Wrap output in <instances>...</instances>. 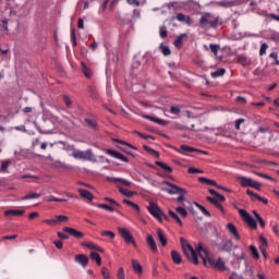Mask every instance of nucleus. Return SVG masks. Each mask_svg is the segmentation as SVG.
Here are the masks:
<instances>
[{"mask_svg":"<svg viewBox=\"0 0 279 279\" xmlns=\"http://www.w3.org/2000/svg\"><path fill=\"white\" fill-rule=\"evenodd\" d=\"M196 252L198 253L199 258H202L205 267H208V265L210 267H214L215 269H218L219 271H226V269H228L226 267V263L223 262V259H221V257L218 258L217 262H215V259L213 257H210V253L208 252V250H206L202 243H198V245L196 246Z\"/></svg>","mask_w":279,"mask_h":279,"instance_id":"1","label":"nucleus"},{"mask_svg":"<svg viewBox=\"0 0 279 279\" xmlns=\"http://www.w3.org/2000/svg\"><path fill=\"white\" fill-rule=\"evenodd\" d=\"M219 25V17L213 15V13H203L198 20V26L201 29H217Z\"/></svg>","mask_w":279,"mask_h":279,"instance_id":"2","label":"nucleus"},{"mask_svg":"<svg viewBox=\"0 0 279 279\" xmlns=\"http://www.w3.org/2000/svg\"><path fill=\"white\" fill-rule=\"evenodd\" d=\"M162 184H165L166 187L163 189V191H166V193H169V195H179V197H177V202H179V204H182V202H186V197H184L186 195V190L182 189L175 184H172L169 181H163Z\"/></svg>","mask_w":279,"mask_h":279,"instance_id":"3","label":"nucleus"},{"mask_svg":"<svg viewBox=\"0 0 279 279\" xmlns=\"http://www.w3.org/2000/svg\"><path fill=\"white\" fill-rule=\"evenodd\" d=\"M72 156L76 160H89V162H97V159L95 158V155H93V150L90 149H87L86 151H82L74 148L72 150Z\"/></svg>","mask_w":279,"mask_h":279,"instance_id":"4","label":"nucleus"},{"mask_svg":"<svg viewBox=\"0 0 279 279\" xmlns=\"http://www.w3.org/2000/svg\"><path fill=\"white\" fill-rule=\"evenodd\" d=\"M148 213L155 217V219H158L160 222H162V209L158 206V204L154 202H149V205L147 206Z\"/></svg>","mask_w":279,"mask_h":279,"instance_id":"5","label":"nucleus"},{"mask_svg":"<svg viewBox=\"0 0 279 279\" xmlns=\"http://www.w3.org/2000/svg\"><path fill=\"white\" fill-rule=\"evenodd\" d=\"M118 232L120 234V236L123 238V241L128 244L132 243L133 247H138L136 245V241H134V236L132 235V233L130 232V230L125 229V228H118Z\"/></svg>","mask_w":279,"mask_h":279,"instance_id":"6","label":"nucleus"},{"mask_svg":"<svg viewBox=\"0 0 279 279\" xmlns=\"http://www.w3.org/2000/svg\"><path fill=\"white\" fill-rule=\"evenodd\" d=\"M183 253L190 260V263H193L194 265H199V259H197V253L195 252V250H193V246L185 248Z\"/></svg>","mask_w":279,"mask_h":279,"instance_id":"7","label":"nucleus"},{"mask_svg":"<svg viewBox=\"0 0 279 279\" xmlns=\"http://www.w3.org/2000/svg\"><path fill=\"white\" fill-rule=\"evenodd\" d=\"M63 232L65 234H70V236H74L75 239H83L84 238V233H82V231H77L74 228L71 227H65L63 228Z\"/></svg>","mask_w":279,"mask_h":279,"instance_id":"8","label":"nucleus"},{"mask_svg":"<svg viewBox=\"0 0 279 279\" xmlns=\"http://www.w3.org/2000/svg\"><path fill=\"white\" fill-rule=\"evenodd\" d=\"M245 223H247L251 230H256L258 228V222L247 211H245Z\"/></svg>","mask_w":279,"mask_h":279,"instance_id":"9","label":"nucleus"},{"mask_svg":"<svg viewBox=\"0 0 279 279\" xmlns=\"http://www.w3.org/2000/svg\"><path fill=\"white\" fill-rule=\"evenodd\" d=\"M106 151L112 158H117L118 160H122V162H129L128 157H125L123 154H121V153H119L117 150L107 149Z\"/></svg>","mask_w":279,"mask_h":279,"instance_id":"10","label":"nucleus"},{"mask_svg":"<svg viewBox=\"0 0 279 279\" xmlns=\"http://www.w3.org/2000/svg\"><path fill=\"white\" fill-rule=\"evenodd\" d=\"M180 149L181 150H179V154H191L193 151H197L198 154H208V153H206V150H198V149H195V148L190 147L187 145H181Z\"/></svg>","mask_w":279,"mask_h":279,"instance_id":"11","label":"nucleus"},{"mask_svg":"<svg viewBox=\"0 0 279 279\" xmlns=\"http://www.w3.org/2000/svg\"><path fill=\"white\" fill-rule=\"evenodd\" d=\"M25 215V210L23 209H10L4 211L5 217H23Z\"/></svg>","mask_w":279,"mask_h":279,"instance_id":"12","label":"nucleus"},{"mask_svg":"<svg viewBox=\"0 0 279 279\" xmlns=\"http://www.w3.org/2000/svg\"><path fill=\"white\" fill-rule=\"evenodd\" d=\"M146 243L151 252L156 254L158 252V245L156 244V240H154V236L147 235Z\"/></svg>","mask_w":279,"mask_h":279,"instance_id":"13","label":"nucleus"},{"mask_svg":"<svg viewBox=\"0 0 279 279\" xmlns=\"http://www.w3.org/2000/svg\"><path fill=\"white\" fill-rule=\"evenodd\" d=\"M220 252H232V242L230 240H226L222 244L218 246Z\"/></svg>","mask_w":279,"mask_h":279,"instance_id":"14","label":"nucleus"},{"mask_svg":"<svg viewBox=\"0 0 279 279\" xmlns=\"http://www.w3.org/2000/svg\"><path fill=\"white\" fill-rule=\"evenodd\" d=\"M245 186H251L252 189H256V191H260L263 184L258 183L253 179H245Z\"/></svg>","mask_w":279,"mask_h":279,"instance_id":"15","label":"nucleus"},{"mask_svg":"<svg viewBox=\"0 0 279 279\" xmlns=\"http://www.w3.org/2000/svg\"><path fill=\"white\" fill-rule=\"evenodd\" d=\"M189 35H186V33H183L181 35H179L177 37V39L173 41L174 47H177V49H182V45L184 43V38H186Z\"/></svg>","mask_w":279,"mask_h":279,"instance_id":"16","label":"nucleus"},{"mask_svg":"<svg viewBox=\"0 0 279 279\" xmlns=\"http://www.w3.org/2000/svg\"><path fill=\"white\" fill-rule=\"evenodd\" d=\"M75 260H76V263H80V265H82V267H86L88 265V256H86L84 254L76 255Z\"/></svg>","mask_w":279,"mask_h":279,"instance_id":"17","label":"nucleus"},{"mask_svg":"<svg viewBox=\"0 0 279 279\" xmlns=\"http://www.w3.org/2000/svg\"><path fill=\"white\" fill-rule=\"evenodd\" d=\"M227 229L231 234H233L234 239L239 241L241 239V235H239V231L236 230V227L233 223H228Z\"/></svg>","mask_w":279,"mask_h":279,"instance_id":"18","label":"nucleus"},{"mask_svg":"<svg viewBox=\"0 0 279 279\" xmlns=\"http://www.w3.org/2000/svg\"><path fill=\"white\" fill-rule=\"evenodd\" d=\"M171 258L175 265L182 264V255L178 251H171Z\"/></svg>","mask_w":279,"mask_h":279,"instance_id":"19","label":"nucleus"},{"mask_svg":"<svg viewBox=\"0 0 279 279\" xmlns=\"http://www.w3.org/2000/svg\"><path fill=\"white\" fill-rule=\"evenodd\" d=\"M143 119H147L148 121H153L154 123H158V125H167V121L160 118H154L151 116H143Z\"/></svg>","mask_w":279,"mask_h":279,"instance_id":"20","label":"nucleus"},{"mask_svg":"<svg viewBox=\"0 0 279 279\" xmlns=\"http://www.w3.org/2000/svg\"><path fill=\"white\" fill-rule=\"evenodd\" d=\"M132 268L135 271V274H143V266L141 265V263H138V260L132 259Z\"/></svg>","mask_w":279,"mask_h":279,"instance_id":"21","label":"nucleus"},{"mask_svg":"<svg viewBox=\"0 0 279 279\" xmlns=\"http://www.w3.org/2000/svg\"><path fill=\"white\" fill-rule=\"evenodd\" d=\"M157 236L162 247H165L167 245V236H165V232L162 231V229H157Z\"/></svg>","mask_w":279,"mask_h":279,"instance_id":"22","label":"nucleus"},{"mask_svg":"<svg viewBox=\"0 0 279 279\" xmlns=\"http://www.w3.org/2000/svg\"><path fill=\"white\" fill-rule=\"evenodd\" d=\"M78 193H80L81 197L88 199V202H93V193H90L88 190L80 189Z\"/></svg>","mask_w":279,"mask_h":279,"instance_id":"23","label":"nucleus"},{"mask_svg":"<svg viewBox=\"0 0 279 279\" xmlns=\"http://www.w3.org/2000/svg\"><path fill=\"white\" fill-rule=\"evenodd\" d=\"M198 182H202L203 184H207L208 186H217V181L210 180L204 177L198 178Z\"/></svg>","mask_w":279,"mask_h":279,"instance_id":"24","label":"nucleus"},{"mask_svg":"<svg viewBox=\"0 0 279 279\" xmlns=\"http://www.w3.org/2000/svg\"><path fill=\"white\" fill-rule=\"evenodd\" d=\"M118 190L125 197H134V195H136V192L128 191L126 189H123L121 185H118Z\"/></svg>","mask_w":279,"mask_h":279,"instance_id":"25","label":"nucleus"},{"mask_svg":"<svg viewBox=\"0 0 279 279\" xmlns=\"http://www.w3.org/2000/svg\"><path fill=\"white\" fill-rule=\"evenodd\" d=\"M157 167H160L161 169H163V171H166V173H172L173 169H171V167H169L167 163L161 162V161H156Z\"/></svg>","mask_w":279,"mask_h":279,"instance_id":"26","label":"nucleus"},{"mask_svg":"<svg viewBox=\"0 0 279 279\" xmlns=\"http://www.w3.org/2000/svg\"><path fill=\"white\" fill-rule=\"evenodd\" d=\"M122 202H123V204H126V206H130L131 208H133L137 213H141V207L136 203H134L132 201H128V199H123Z\"/></svg>","mask_w":279,"mask_h":279,"instance_id":"27","label":"nucleus"},{"mask_svg":"<svg viewBox=\"0 0 279 279\" xmlns=\"http://www.w3.org/2000/svg\"><path fill=\"white\" fill-rule=\"evenodd\" d=\"M207 202H210V204H214V206H216V208H218L219 210H221V213H223V206H221L219 204V201H217V198H213L210 196H207Z\"/></svg>","mask_w":279,"mask_h":279,"instance_id":"28","label":"nucleus"},{"mask_svg":"<svg viewBox=\"0 0 279 279\" xmlns=\"http://www.w3.org/2000/svg\"><path fill=\"white\" fill-rule=\"evenodd\" d=\"M159 49H160L162 56H171V49L169 48V46H167L165 44H160Z\"/></svg>","mask_w":279,"mask_h":279,"instance_id":"29","label":"nucleus"},{"mask_svg":"<svg viewBox=\"0 0 279 279\" xmlns=\"http://www.w3.org/2000/svg\"><path fill=\"white\" fill-rule=\"evenodd\" d=\"M90 258H92V260H95V262H96V264L98 265V267L101 265V256L99 255V253L92 252V253H90Z\"/></svg>","mask_w":279,"mask_h":279,"instance_id":"30","label":"nucleus"},{"mask_svg":"<svg viewBox=\"0 0 279 279\" xmlns=\"http://www.w3.org/2000/svg\"><path fill=\"white\" fill-rule=\"evenodd\" d=\"M251 199L252 202H256L257 199V202H262V204H269V201L267 198L262 197L257 193H255Z\"/></svg>","mask_w":279,"mask_h":279,"instance_id":"31","label":"nucleus"},{"mask_svg":"<svg viewBox=\"0 0 279 279\" xmlns=\"http://www.w3.org/2000/svg\"><path fill=\"white\" fill-rule=\"evenodd\" d=\"M98 208H102L104 210H108V213H114L117 210V207L108 204H100L98 205Z\"/></svg>","mask_w":279,"mask_h":279,"instance_id":"32","label":"nucleus"},{"mask_svg":"<svg viewBox=\"0 0 279 279\" xmlns=\"http://www.w3.org/2000/svg\"><path fill=\"white\" fill-rule=\"evenodd\" d=\"M175 213L183 217V219H185V217H189V211H186L184 207H175Z\"/></svg>","mask_w":279,"mask_h":279,"instance_id":"33","label":"nucleus"},{"mask_svg":"<svg viewBox=\"0 0 279 279\" xmlns=\"http://www.w3.org/2000/svg\"><path fill=\"white\" fill-rule=\"evenodd\" d=\"M250 250H251V254H252L253 258H255V260H258V258H260V254L258 253V248H256V246H254V245H251Z\"/></svg>","mask_w":279,"mask_h":279,"instance_id":"34","label":"nucleus"},{"mask_svg":"<svg viewBox=\"0 0 279 279\" xmlns=\"http://www.w3.org/2000/svg\"><path fill=\"white\" fill-rule=\"evenodd\" d=\"M168 214L171 218L174 219V221H177V223H179V226H182V220L180 219V216H178V214H175V211L169 210Z\"/></svg>","mask_w":279,"mask_h":279,"instance_id":"35","label":"nucleus"},{"mask_svg":"<svg viewBox=\"0 0 279 279\" xmlns=\"http://www.w3.org/2000/svg\"><path fill=\"white\" fill-rule=\"evenodd\" d=\"M114 182H119L120 184H122L123 186H126V187L132 186V182H130L129 180H125V179L118 178V179H114Z\"/></svg>","mask_w":279,"mask_h":279,"instance_id":"36","label":"nucleus"},{"mask_svg":"<svg viewBox=\"0 0 279 279\" xmlns=\"http://www.w3.org/2000/svg\"><path fill=\"white\" fill-rule=\"evenodd\" d=\"M195 206L203 213V215H205V217H210V211H208L206 207L199 205L198 203H195Z\"/></svg>","mask_w":279,"mask_h":279,"instance_id":"37","label":"nucleus"},{"mask_svg":"<svg viewBox=\"0 0 279 279\" xmlns=\"http://www.w3.org/2000/svg\"><path fill=\"white\" fill-rule=\"evenodd\" d=\"M223 75H226V69H220L216 72H211V77H221Z\"/></svg>","mask_w":279,"mask_h":279,"instance_id":"38","label":"nucleus"},{"mask_svg":"<svg viewBox=\"0 0 279 279\" xmlns=\"http://www.w3.org/2000/svg\"><path fill=\"white\" fill-rule=\"evenodd\" d=\"M180 243L183 251L189 250V247H191V244L184 238H180Z\"/></svg>","mask_w":279,"mask_h":279,"instance_id":"39","label":"nucleus"},{"mask_svg":"<svg viewBox=\"0 0 279 279\" xmlns=\"http://www.w3.org/2000/svg\"><path fill=\"white\" fill-rule=\"evenodd\" d=\"M209 49H210L211 53L217 56V53H219V49H221V47L219 45L210 44Z\"/></svg>","mask_w":279,"mask_h":279,"instance_id":"40","label":"nucleus"},{"mask_svg":"<svg viewBox=\"0 0 279 279\" xmlns=\"http://www.w3.org/2000/svg\"><path fill=\"white\" fill-rule=\"evenodd\" d=\"M37 197H40V194H38V193H29L26 196L22 197L21 199L22 201H25V199H36Z\"/></svg>","mask_w":279,"mask_h":279,"instance_id":"41","label":"nucleus"},{"mask_svg":"<svg viewBox=\"0 0 279 279\" xmlns=\"http://www.w3.org/2000/svg\"><path fill=\"white\" fill-rule=\"evenodd\" d=\"M57 217V222L59 223V226L61 223H66V221H69V217L64 216V215H59L56 216Z\"/></svg>","mask_w":279,"mask_h":279,"instance_id":"42","label":"nucleus"},{"mask_svg":"<svg viewBox=\"0 0 279 279\" xmlns=\"http://www.w3.org/2000/svg\"><path fill=\"white\" fill-rule=\"evenodd\" d=\"M44 223H48V226H59L57 216H54L53 219L44 220Z\"/></svg>","mask_w":279,"mask_h":279,"instance_id":"43","label":"nucleus"},{"mask_svg":"<svg viewBox=\"0 0 279 279\" xmlns=\"http://www.w3.org/2000/svg\"><path fill=\"white\" fill-rule=\"evenodd\" d=\"M46 125H50V129H44V134H51L53 132V122L51 120L46 121Z\"/></svg>","mask_w":279,"mask_h":279,"instance_id":"44","label":"nucleus"},{"mask_svg":"<svg viewBox=\"0 0 279 279\" xmlns=\"http://www.w3.org/2000/svg\"><path fill=\"white\" fill-rule=\"evenodd\" d=\"M101 236H108V239H114V236H116V234H114V232H112V231H108V230H106V231H101Z\"/></svg>","mask_w":279,"mask_h":279,"instance_id":"45","label":"nucleus"},{"mask_svg":"<svg viewBox=\"0 0 279 279\" xmlns=\"http://www.w3.org/2000/svg\"><path fill=\"white\" fill-rule=\"evenodd\" d=\"M82 66H83V73L85 77H92L93 72L88 68H86V64L82 63Z\"/></svg>","mask_w":279,"mask_h":279,"instance_id":"46","label":"nucleus"},{"mask_svg":"<svg viewBox=\"0 0 279 279\" xmlns=\"http://www.w3.org/2000/svg\"><path fill=\"white\" fill-rule=\"evenodd\" d=\"M267 49H269V45L262 44L260 49H259V56H265V53H267Z\"/></svg>","mask_w":279,"mask_h":279,"instance_id":"47","label":"nucleus"},{"mask_svg":"<svg viewBox=\"0 0 279 279\" xmlns=\"http://www.w3.org/2000/svg\"><path fill=\"white\" fill-rule=\"evenodd\" d=\"M101 275H102L104 279H110V270H108V268L102 267Z\"/></svg>","mask_w":279,"mask_h":279,"instance_id":"48","label":"nucleus"},{"mask_svg":"<svg viewBox=\"0 0 279 279\" xmlns=\"http://www.w3.org/2000/svg\"><path fill=\"white\" fill-rule=\"evenodd\" d=\"M63 101L65 104V106H68V108H71V106H73V100H71V97L64 95L63 96Z\"/></svg>","mask_w":279,"mask_h":279,"instance_id":"49","label":"nucleus"},{"mask_svg":"<svg viewBox=\"0 0 279 279\" xmlns=\"http://www.w3.org/2000/svg\"><path fill=\"white\" fill-rule=\"evenodd\" d=\"M105 202H110L111 206H114V208H119V206H121L117 201H114L110 197H106Z\"/></svg>","mask_w":279,"mask_h":279,"instance_id":"50","label":"nucleus"},{"mask_svg":"<svg viewBox=\"0 0 279 279\" xmlns=\"http://www.w3.org/2000/svg\"><path fill=\"white\" fill-rule=\"evenodd\" d=\"M256 175H258L259 178H265L266 180H271L272 182H275V179L271 178L270 175L263 173V172H256Z\"/></svg>","mask_w":279,"mask_h":279,"instance_id":"51","label":"nucleus"},{"mask_svg":"<svg viewBox=\"0 0 279 279\" xmlns=\"http://www.w3.org/2000/svg\"><path fill=\"white\" fill-rule=\"evenodd\" d=\"M83 247H87L88 250H95V244L92 242H83Z\"/></svg>","mask_w":279,"mask_h":279,"instance_id":"52","label":"nucleus"},{"mask_svg":"<svg viewBox=\"0 0 279 279\" xmlns=\"http://www.w3.org/2000/svg\"><path fill=\"white\" fill-rule=\"evenodd\" d=\"M269 56L272 58V60H275V64L279 66L278 52H271Z\"/></svg>","mask_w":279,"mask_h":279,"instance_id":"53","label":"nucleus"},{"mask_svg":"<svg viewBox=\"0 0 279 279\" xmlns=\"http://www.w3.org/2000/svg\"><path fill=\"white\" fill-rule=\"evenodd\" d=\"M242 123H245V120L243 118L235 121V130H241Z\"/></svg>","mask_w":279,"mask_h":279,"instance_id":"54","label":"nucleus"},{"mask_svg":"<svg viewBox=\"0 0 279 279\" xmlns=\"http://www.w3.org/2000/svg\"><path fill=\"white\" fill-rule=\"evenodd\" d=\"M259 241L262 243V247L267 248V246H268L267 239L265 236L260 235Z\"/></svg>","mask_w":279,"mask_h":279,"instance_id":"55","label":"nucleus"},{"mask_svg":"<svg viewBox=\"0 0 279 279\" xmlns=\"http://www.w3.org/2000/svg\"><path fill=\"white\" fill-rule=\"evenodd\" d=\"M8 167H10V160H5L1 163V171H5V169H8Z\"/></svg>","mask_w":279,"mask_h":279,"instance_id":"56","label":"nucleus"},{"mask_svg":"<svg viewBox=\"0 0 279 279\" xmlns=\"http://www.w3.org/2000/svg\"><path fill=\"white\" fill-rule=\"evenodd\" d=\"M85 122L87 123V125L89 128H97V123H95V121L90 120V119H85Z\"/></svg>","mask_w":279,"mask_h":279,"instance_id":"57","label":"nucleus"},{"mask_svg":"<svg viewBox=\"0 0 279 279\" xmlns=\"http://www.w3.org/2000/svg\"><path fill=\"white\" fill-rule=\"evenodd\" d=\"M187 173H204V171L197 168H189Z\"/></svg>","mask_w":279,"mask_h":279,"instance_id":"58","label":"nucleus"},{"mask_svg":"<svg viewBox=\"0 0 279 279\" xmlns=\"http://www.w3.org/2000/svg\"><path fill=\"white\" fill-rule=\"evenodd\" d=\"M186 15H184L183 13H178L175 19L177 21H180V23H184V19Z\"/></svg>","mask_w":279,"mask_h":279,"instance_id":"59","label":"nucleus"},{"mask_svg":"<svg viewBox=\"0 0 279 279\" xmlns=\"http://www.w3.org/2000/svg\"><path fill=\"white\" fill-rule=\"evenodd\" d=\"M118 279H125V272L123 271V268H119Z\"/></svg>","mask_w":279,"mask_h":279,"instance_id":"60","label":"nucleus"},{"mask_svg":"<svg viewBox=\"0 0 279 279\" xmlns=\"http://www.w3.org/2000/svg\"><path fill=\"white\" fill-rule=\"evenodd\" d=\"M167 36V27L166 26H161L160 27V37L165 38Z\"/></svg>","mask_w":279,"mask_h":279,"instance_id":"61","label":"nucleus"},{"mask_svg":"<svg viewBox=\"0 0 279 279\" xmlns=\"http://www.w3.org/2000/svg\"><path fill=\"white\" fill-rule=\"evenodd\" d=\"M47 202H66L64 198H56L53 196H50Z\"/></svg>","mask_w":279,"mask_h":279,"instance_id":"62","label":"nucleus"},{"mask_svg":"<svg viewBox=\"0 0 279 279\" xmlns=\"http://www.w3.org/2000/svg\"><path fill=\"white\" fill-rule=\"evenodd\" d=\"M175 130H189L187 126H184V124L175 123L174 124Z\"/></svg>","mask_w":279,"mask_h":279,"instance_id":"63","label":"nucleus"},{"mask_svg":"<svg viewBox=\"0 0 279 279\" xmlns=\"http://www.w3.org/2000/svg\"><path fill=\"white\" fill-rule=\"evenodd\" d=\"M170 112H171L172 114H180V109H179L178 107H173V106H172V108H170Z\"/></svg>","mask_w":279,"mask_h":279,"instance_id":"64","label":"nucleus"}]
</instances>
